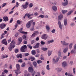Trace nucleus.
Masks as SVG:
<instances>
[{
	"instance_id": "1",
	"label": "nucleus",
	"mask_w": 76,
	"mask_h": 76,
	"mask_svg": "<svg viewBox=\"0 0 76 76\" xmlns=\"http://www.w3.org/2000/svg\"><path fill=\"white\" fill-rule=\"evenodd\" d=\"M15 42L14 40H12L11 41L9 48V49L10 51H12V48H14L15 47Z\"/></svg>"
},
{
	"instance_id": "2",
	"label": "nucleus",
	"mask_w": 76,
	"mask_h": 76,
	"mask_svg": "<svg viewBox=\"0 0 76 76\" xmlns=\"http://www.w3.org/2000/svg\"><path fill=\"white\" fill-rule=\"evenodd\" d=\"M16 68H17L18 70H15V71L16 75H18V74H19L20 73V72H19V70L20 69V65L19 64H17L16 65Z\"/></svg>"
},
{
	"instance_id": "3",
	"label": "nucleus",
	"mask_w": 76,
	"mask_h": 76,
	"mask_svg": "<svg viewBox=\"0 0 76 76\" xmlns=\"http://www.w3.org/2000/svg\"><path fill=\"white\" fill-rule=\"evenodd\" d=\"M29 4V2L26 1V2L24 5L23 4L21 6V7H22L23 10H25L26 9L27 7H28V6Z\"/></svg>"
},
{
	"instance_id": "4",
	"label": "nucleus",
	"mask_w": 76,
	"mask_h": 76,
	"mask_svg": "<svg viewBox=\"0 0 76 76\" xmlns=\"http://www.w3.org/2000/svg\"><path fill=\"white\" fill-rule=\"evenodd\" d=\"M27 46L26 45H24L21 48L20 50L22 52H25L27 50Z\"/></svg>"
},
{
	"instance_id": "5",
	"label": "nucleus",
	"mask_w": 76,
	"mask_h": 76,
	"mask_svg": "<svg viewBox=\"0 0 76 76\" xmlns=\"http://www.w3.org/2000/svg\"><path fill=\"white\" fill-rule=\"evenodd\" d=\"M34 22V20H32L29 21L27 23L26 25V26L27 28H30L31 26V23H32Z\"/></svg>"
},
{
	"instance_id": "6",
	"label": "nucleus",
	"mask_w": 76,
	"mask_h": 76,
	"mask_svg": "<svg viewBox=\"0 0 76 76\" xmlns=\"http://www.w3.org/2000/svg\"><path fill=\"white\" fill-rule=\"evenodd\" d=\"M56 58V57H54V58H53V61L54 63H57L58 61L59 60V59H60V57L59 56L57 57L56 58V60L55 59Z\"/></svg>"
},
{
	"instance_id": "7",
	"label": "nucleus",
	"mask_w": 76,
	"mask_h": 76,
	"mask_svg": "<svg viewBox=\"0 0 76 76\" xmlns=\"http://www.w3.org/2000/svg\"><path fill=\"white\" fill-rule=\"evenodd\" d=\"M64 2H62L61 4L62 6H67L68 4V1L67 0H64Z\"/></svg>"
},
{
	"instance_id": "8",
	"label": "nucleus",
	"mask_w": 76,
	"mask_h": 76,
	"mask_svg": "<svg viewBox=\"0 0 76 76\" xmlns=\"http://www.w3.org/2000/svg\"><path fill=\"white\" fill-rule=\"evenodd\" d=\"M61 43L62 45H68L69 43L66 42L65 41L63 40L61 41Z\"/></svg>"
},
{
	"instance_id": "9",
	"label": "nucleus",
	"mask_w": 76,
	"mask_h": 76,
	"mask_svg": "<svg viewBox=\"0 0 76 76\" xmlns=\"http://www.w3.org/2000/svg\"><path fill=\"white\" fill-rule=\"evenodd\" d=\"M22 29H23L22 28H21L20 29L18 30V31L20 33H21V34H24V35H26V34H27L28 32L22 31Z\"/></svg>"
},
{
	"instance_id": "10",
	"label": "nucleus",
	"mask_w": 76,
	"mask_h": 76,
	"mask_svg": "<svg viewBox=\"0 0 76 76\" xmlns=\"http://www.w3.org/2000/svg\"><path fill=\"white\" fill-rule=\"evenodd\" d=\"M6 26V25L5 23H1L0 24V28L1 29H3Z\"/></svg>"
},
{
	"instance_id": "11",
	"label": "nucleus",
	"mask_w": 76,
	"mask_h": 76,
	"mask_svg": "<svg viewBox=\"0 0 76 76\" xmlns=\"http://www.w3.org/2000/svg\"><path fill=\"white\" fill-rule=\"evenodd\" d=\"M1 42L2 44H4L5 45H7V41H6V39H4L2 40L1 41Z\"/></svg>"
},
{
	"instance_id": "12",
	"label": "nucleus",
	"mask_w": 76,
	"mask_h": 76,
	"mask_svg": "<svg viewBox=\"0 0 76 76\" xmlns=\"http://www.w3.org/2000/svg\"><path fill=\"white\" fill-rule=\"evenodd\" d=\"M48 37V36L47 34H44L43 35L42 37V39H43L45 40Z\"/></svg>"
},
{
	"instance_id": "13",
	"label": "nucleus",
	"mask_w": 76,
	"mask_h": 76,
	"mask_svg": "<svg viewBox=\"0 0 76 76\" xmlns=\"http://www.w3.org/2000/svg\"><path fill=\"white\" fill-rule=\"evenodd\" d=\"M73 42H71L69 43V50H71L72 48V47H73Z\"/></svg>"
},
{
	"instance_id": "14",
	"label": "nucleus",
	"mask_w": 76,
	"mask_h": 76,
	"mask_svg": "<svg viewBox=\"0 0 76 76\" xmlns=\"http://www.w3.org/2000/svg\"><path fill=\"white\" fill-rule=\"evenodd\" d=\"M3 18L4 19V22H7L8 21V20H9L8 17L6 16L4 17Z\"/></svg>"
},
{
	"instance_id": "15",
	"label": "nucleus",
	"mask_w": 76,
	"mask_h": 76,
	"mask_svg": "<svg viewBox=\"0 0 76 76\" xmlns=\"http://www.w3.org/2000/svg\"><path fill=\"white\" fill-rule=\"evenodd\" d=\"M58 23L60 28V29H62V27L61 22L60 21H58Z\"/></svg>"
},
{
	"instance_id": "16",
	"label": "nucleus",
	"mask_w": 76,
	"mask_h": 76,
	"mask_svg": "<svg viewBox=\"0 0 76 76\" xmlns=\"http://www.w3.org/2000/svg\"><path fill=\"white\" fill-rule=\"evenodd\" d=\"M39 43H37L35 46L34 47V48H39Z\"/></svg>"
},
{
	"instance_id": "17",
	"label": "nucleus",
	"mask_w": 76,
	"mask_h": 76,
	"mask_svg": "<svg viewBox=\"0 0 76 76\" xmlns=\"http://www.w3.org/2000/svg\"><path fill=\"white\" fill-rule=\"evenodd\" d=\"M28 71L29 72H33L34 71V69L33 67H30L28 68Z\"/></svg>"
},
{
	"instance_id": "18",
	"label": "nucleus",
	"mask_w": 76,
	"mask_h": 76,
	"mask_svg": "<svg viewBox=\"0 0 76 76\" xmlns=\"http://www.w3.org/2000/svg\"><path fill=\"white\" fill-rule=\"evenodd\" d=\"M64 24L65 26L67 25V19H65L64 20Z\"/></svg>"
},
{
	"instance_id": "19",
	"label": "nucleus",
	"mask_w": 76,
	"mask_h": 76,
	"mask_svg": "<svg viewBox=\"0 0 76 76\" xmlns=\"http://www.w3.org/2000/svg\"><path fill=\"white\" fill-rule=\"evenodd\" d=\"M62 19H63V15H61L58 16V19L59 20H61Z\"/></svg>"
},
{
	"instance_id": "20",
	"label": "nucleus",
	"mask_w": 76,
	"mask_h": 76,
	"mask_svg": "<svg viewBox=\"0 0 76 76\" xmlns=\"http://www.w3.org/2000/svg\"><path fill=\"white\" fill-rule=\"evenodd\" d=\"M68 50H69V48L67 47L65 48L63 50V52L64 53H66L67 51H68Z\"/></svg>"
},
{
	"instance_id": "21",
	"label": "nucleus",
	"mask_w": 76,
	"mask_h": 76,
	"mask_svg": "<svg viewBox=\"0 0 76 76\" xmlns=\"http://www.w3.org/2000/svg\"><path fill=\"white\" fill-rule=\"evenodd\" d=\"M62 66L63 67H64L66 66H67V63L66 62L64 61L62 64Z\"/></svg>"
},
{
	"instance_id": "22",
	"label": "nucleus",
	"mask_w": 76,
	"mask_h": 76,
	"mask_svg": "<svg viewBox=\"0 0 76 76\" xmlns=\"http://www.w3.org/2000/svg\"><path fill=\"white\" fill-rule=\"evenodd\" d=\"M52 9L54 11H56L57 9V8L56 6H53L52 7Z\"/></svg>"
},
{
	"instance_id": "23",
	"label": "nucleus",
	"mask_w": 76,
	"mask_h": 76,
	"mask_svg": "<svg viewBox=\"0 0 76 76\" xmlns=\"http://www.w3.org/2000/svg\"><path fill=\"white\" fill-rule=\"evenodd\" d=\"M17 57V58H22V54H20L19 55L18 54L16 56Z\"/></svg>"
},
{
	"instance_id": "24",
	"label": "nucleus",
	"mask_w": 76,
	"mask_h": 76,
	"mask_svg": "<svg viewBox=\"0 0 76 76\" xmlns=\"http://www.w3.org/2000/svg\"><path fill=\"white\" fill-rule=\"evenodd\" d=\"M18 41L19 42V44H20V43L22 42V38L21 37H20L18 38Z\"/></svg>"
},
{
	"instance_id": "25",
	"label": "nucleus",
	"mask_w": 76,
	"mask_h": 76,
	"mask_svg": "<svg viewBox=\"0 0 76 76\" xmlns=\"http://www.w3.org/2000/svg\"><path fill=\"white\" fill-rule=\"evenodd\" d=\"M52 54V51L49 50L48 52V56H50Z\"/></svg>"
},
{
	"instance_id": "26",
	"label": "nucleus",
	"mask_w": 76,
	"mask_h": 76,
	"mask_svg": "<svg viewBox=\"0 0 76 76\" xmlns=\"http://www.w3.org/2000/svg\"><path fill=\"white\" fill-rule=\"evenodd\" d=\"M26 14H27V16L28 18H29V19H32V18L30 17L31 16V15H31V14L28 13H26Z\"/></svg>"
},
{
	"instance_id": "27",
	"label": "nucleus",
	"mask_w": 76,
	"mask_h": 76,
	"mask_svg": "<svg viewBox=\"0 0 76 76\" xmlns=\"http://www.w3.org/2000/svg\"><path fill=\"white\" fill-rule=\"evenodd\" d=\"M73 10H71L67 14V16H69V15H71V13H73Z\"/></svg>"
},
{
	"instance_id": "28",
	"label": "nucleus",
	"mask_w": 76,
	"mask_h": 76,
	"mask_svg": "<svg viewBox=\"0 0 76 76\" xmlns=\"http://www.w3.org/2000/svg\"><path fill=\"white\" fill-rule=\"evenodd\" d=\"M54 42V40L53 39L51 40H49L48 41V44H50V43H52Z\"/></svg>"
},
{
	"instance_id": "29",
	"label": "nucleus",
	"mask_w": 76,
	"mask_h": 76,
	"mask_svg": "<svg viewBox=\"0 0 76 76\" xmlns=\"http://www.w3.org/2000/svg\"><path fill=\"white\" fill-rule=\"evenodd\" d=\"M31 54L32 55H35L36 54V52L35 50H32L31 51Z\"/></svg>"
},
{
	"instance_id": "30",
	"label": "nucleus",
	"mask_w": 76,
	"mask_h": 76,
	"mask_svg": "<svg viewBox=\"0 0 76 76\" xmlns=\"http://www.w3.org/2000/svg\"><path fill=\"white\" fill-rule=\"evenodd\" d=\"M61 12L63 14H64V13H66L67 12V10H62Z\"/></svg>"
},
{
	"instance_id": "31",
	"label": "nucleus",
	"mask_w": 76,
	"mask_h": 76,
	"mask_svg": "<svg viewBox=\"0 0 76 76\" xmlns=\"http://www.w3.org/2000/svg\"><path fill=\"white\" fill-rule=\"evenodd\" d=\"M46 69L47 70H50V65L49 64L47 65L46 66Z\"/></svg>"
},
{
	"instance_id": "32",
	"label": "nucleus",
	"mask_w": 76,
	"mask_h": 76,
	"mask_svg": "<svg viewBox=\"0 0 76 76\" xmlns=\"http://www.w3.org/2000/svg\"><path fill=\"white\" fill-rule=\"evenodd\" d=\"M33 66H34V67H37V62H36L35 61H34L33 62Z\"/></svg>"
},
{
	"instance_id": "33",
	"label": "nucleus",
	"mask_w": 76,
	"mask_h": 76,
	"mask_svg": "<svg viewBox=\"0 0 76 76\" xmlns=\"http://www.w3.org/2000/svg\"><path fill=\"white\" fill-rule=\"evenodd\" d=\"M37 63L38 64H41L42 63V61L39 60L37 61Z\"/></svg>"
},
{
	"instance_id": "34",
	"label": "nucleus",
	"mask_w": 76,
	"mask_h": 76,
	"mask_svg": "<svg viewBox=\"0 0 76 76\" xmlns=\"http://www.w3.org/2000/svg\"><path fill=\"white\" fill-rule=\"evenodd\" d=\"M45 28L47 30H50V26H46Z\"/></svg>"
},
{
	"instance_id": "35",
	"label": "nucleus",
	"mask_w": 76,
	"mask_h": 76,
	"mask_svg": "<svg viewBox=\"0 0 76 76\" xmlns=\"http://www.w3.org/2000/svg\"><path fill=\"white\" fill-rule=\"evenodd\" d=\"M27 47L28 48H29L30 50H31V49L32 48V46L30 45H27Z\"/></svg>"
},
{
	"instance_id": "36",
	"label": "nucleus",
	"mask_w": 76,
	"mask_h": 76,
	"mask_svg": "<svg viewBox=\"0 0 76 76\" xmlns=\"http://www.w3.org/2000/svg\"><path fill=\"white\" fill-rule=\"evenodd\" d=\"M29 7L30 8L32 7H33V4L32 3H30L29 4Z\"/></svg>"
},
{
	"instance_id": "37",
	"label": "nucleus",
	"mask_w": 76,
	"mask_h": 76,
	"mask_svg": "<svg viewBox=\"0 0 76 76\" xmlns=\"http://www.w3.org/2000/svg\"><path fill=\"white\" fill-rule=\"evenodd\" d=\"M36 35V34L35 33H34L31 36V38H34L35 37V35Z\"/></svg>"
},
{
	"instance_id": "38",
	"label": "nucleus",
	"mask_w": 76,
	"mask_h": 76,
	"mask_svg": "<svg viewBox=\"0 0 76 76\" xmlns=\"http://www.w3.org/2000/svg\"><path fill=\"white\" fill-rule=\"evenodd\" d=\"M42 50L43 51H47V50H48V48H42Z\"/></svg>"
},
{
	"instance_id": "39",
	"label": "nucleus",
	"mask_w": 76,
	"mask_h": 76,
	"mask_svg": "<svg viewBox=\"0 0 76 76\" xmlns=\"http://www.w3.org/2000/svg\"><path fill=\"white\" fill-rule=\"evenodd\" d=\"M30 59L31 60V61H33L34 60H35V58L32 57V56H31L30 57Z\"/></svg>"
},
{
	"instance_id": "40",
	"label": "nucleus",
	"mask_w": 76,
	"mask_h": 76,
	"mask_svg": "<svg viewBox=\"0 0 76 76\" xmlns=\"http://www.w3.org/2000/svg\"><path fill=\"white\" fill-rule=\"evenodd\" d=\"M26 65V64H25V63H23L21 65V66L23 67H25Z\"/></svg>"
},
{
	"instance_id": "41",
	"label": "nucleus",
	"mask_w": 76,
	"mask_h": 76,
	"mask_svg": "<svg viewBox=\"0 0 76 76\" xmlns=\"http://www.w3.org/2000/svg\"><path fill=\"white\" fill-rule=\"evenodd\" d=\"M31 73L32 76H34V75H35V72L33 71Z\"/></svg>"
},
{
	"instance_id": "42",
	"label": "nucleus",
	"mask_w": 76,
	"mask_h": 76,
	"mask_svg": "<svg viewBox=\"0 0 76 76\" xmlns=\"http://www.w3.org/2000/svg\"><path fill=\"white\" fill-rule=\"evenodd\" d=\"M61 52L59 51L58 53V56H61Z\"/></svg>"
},
{
	"instance_id": "43",
	"label": "nucleus",
	"mask_w": 76,
	"mask_h": 76,
	"mask_svg": "<svg viewBox=\"0 0 76 76\" xmlns=\"http://www.w3.org/2000/svg\"><path fill=\"white\" fill-rule=\"evenodd\" d=\"M51 32L53 33V34H54L55 32H56V31H55V29H53L51 31Z\"/></svg>"
},
{
	"instance_id": "44",
	"label": "nucleus",
	"mask_w": 76,
	"mask_h": 76,
	"mask_svg": "<svg viewBox=\"0 0 76 76\" xmlns=\"http://www.w3.org/2000/svg\"><path fill=\"white\" fill-rule=\"evenodd\" d=\"M39 18H44V15H41L39 16Z\"/></svg>"
},
{
	"instance_id": "45",
	"label": "nucleus",
	"mask_w": 76,
	"mask_h": 76,
	"mask_svg": "<svg viewBox=\"0 0 76 76\" xmlns=\"http://www.w3.org/2000/svg\"><path fill=\"white\" fill-rule=\"evenodd\" d=\"M75 50H72L70 52V53L71 54H73L74 53H75Z\"/></svg>"
},
{
	"instance_id": "46",
	"label": "nucleus",
	"mask_w": 76,
	"mask_h": 76,
	"mask_svg": "<svg viewBox=\"0 0 76 76\" xmlns=\"http://www.w3.org/2000/svg\"><path fill=\"white\" fill-rule=\"evenodd\" d=\"M19 35V33H17L16 34H15V37H17L18 35Z\"/></svg>"
},
{
	"instance_id": "47",
	"label": "nucleus",
	"mask_w": 76,
	"mask_h": 76,
	"mask_svg": "<svg viewBox=\"0 0 76 76\" xmlns=\"http://www.w3.org/2000/svg\"><path fill=\"white\" fill-rule=\"evenodd\" d=\"M5 57V56L4 55H2V56H1V58L2 59H3V58H4Z\"/></svg>"
},
{
	"instance_id": "48",
	"label": "nucleus",
	"mask_w": 76,
	"mask_h": 76,
	"mask_svg": "<svg viewBox=\"0 0 76 76\" xmlns=\"http://www.w3.org/2000/svg\"><path fill=\"white\" fill-rule=\"evenodd\" d=\"M18 51H19V49H16L15 50V53H18Z\"/></svg>"
},
{
	"instance_id": "49",
	"label": "nucleus",
	"mask_w": 76,
	"mask_h": 76,
	"mask_svg": "<svg viewBox=\"0 0 76 76\" xmlns=\"http://www.w3.org/2000/svg\"><path fill=\"white\" fill-rule=\"evenodd\" d=\"M73 49L74 50H76V44H75L74 46Z\"/></svg>"
},
{
	"instance_id": "50",
	"label": "nucleus",
	"mask_w": 76,
	"mask_h": 76,
	"mask_svg": "<svg viewBox=\"0 0 76 76\" xmlns=\"http://www.w3.org/2000/svg\"><path fill=\"white\" fill-rule=\"evenodd\" d=\"M6 3H4L2 4V7H4V6H6Z\"/></svg>"
},
{
	"instance_id": "51",
	"label": "nucleus",
	"mask_w": 76,
	"mask_h": 76,
	"mask_svg": "<svg viewBox=\"0 0 76 76\" xmlns=\"http://www.w3.org/2000/svg\"><path fill=\"white\" fill-rule=\"evenodd\" d=\"M76 70V69L75 68H73V73L74 74H75V70Z\"/></svg>"
},
{
	"instance_id": "52",
	"label": "nucleus",
	"mask_w": 76,
	"mask_h": 76,
	"mask_svg": "<svg viewBox=\"0 0 76 76\" xmlns=\"http://www.w3.org/2000/svg\"><path fill=\"white\" fill-rule=\"evenodd\" d=\"M41 45H44L45 44V42L43 41H42L41 42Z\"/></svg>"
},
{
	"instance_id": "53",
	"label": "nucleus",
	"mask_w": 76,
	"mask_h": 76,
	"mask_svg": "<svg viewBox=\"0 0 76 76\" xmlns=\"http://www.w3.org/2000/svg\"><path fill=\"white\" fill-rule=\"evenodd\" d=\"M18 61L19 63H22L23 62V61L22 60V59H20L18 60Z\"/></svg>"
},
{
	"instance_id": "54",
	"label": "nucleus",
	"mask_w": 76,
	"mask_h": 76,
	"mask_svg": "<svg viewBox=\"0 0 76 76\" xmlns=\"http://www.w3.org/2000/svg\"><path fill=\"white\" fill-rule=\"evenodd\" d=\"M75 24L73 23H72L70 24V25L71 26H72V27L74 26H75Z\"/></svg>"
},
{
	"instance_id": "55",
	"label": "nucleus",
	"mask_w": 76,
	"mask_h": 76,
	"mask_svg": "<svg viewBox=\"0 0 76 76\" xmlns=\"http://www.w3.org/2000/svg\"><path fill=\"white\" fill-rule=\"evenodd\" d=\"M30 30L31 31H34V27H33L30 29Z\"/></svg>"
},
{
	"instance_id": "56",
	"label": "nucleus",
	"mask_w": 76,
	"mask_h": 76,
	"mask_svg": "<svg viewBox=\"0 0 76 76\" xmlns=\"http://www.w3.org/2000/svg\"><path fill=\"white\" fill-rule=\"evenodd\" d=\"M13 18H12L11 19L10 21V23H12V22H13Z\"/></svg>"
},
{
	"instance_id": "57",
	"label": "nucleus",
	"mask_w": 76,
	"mask_h": 76,
	"mask_svg": "<svg viewBox=\"0 0 76 76\" xmlns=\"http://www.w3.org/2000/svg\"><path fill=\"white\" fill-rule=\"evenodd\" d=\"M4 47H2L1 49V51H4Z\"/></svg>"
},
{
	"instance_id": "58",
	"label": "nucleus",
	"mask_w": 76,
	"mask_h": 76,
	"mask_svg": "<svg viewBox=\"0 0 76 76\" xmlns=\"http://www.w3.org/2000/svg\"><path fill=\"white\" fill-rule=\"evenodd\" d=\"M17 23L18 25H20V21L19 20H18L17 21Z\"/></svg>"
},
{
	"instance_id": "59",
	"label": "nucleus",
	"mask_w": 76,
	"mask_h": 76,
	"mask_svg": "<svg viewBox=\"0 0 76 76\" xmlns=\"http://www.w3.org/2000/svg\"><path fill=\"white\" fill-rule=\"evenodd\" d=\"M36 42L35 40H32L31 41V44H34V42Z\"/></svg>"
},
{
	"instance_id": "60",
	"label": "nucleus",
	"mask_w": 76,
	"mask_h": 76,
	"mask_svg": "<svg viewBox=\"0 0 76 76\" xmlns=\"http://www.w3.org/2000/svg\"><path fill=\"white\" fill-rule=\"evenodd\" d=\"M4 73H7V72H8V71L7 70L5 69L4 71Z\"/></svg>"
},
{
	"instance_id": "61",
	"label": "nucleus",
	"mask_w": 76,
	"mask_h": 76,
	"mask_svg": "<svg viewBox=\"0 0 76 76\" xmlns=\"http://www.w3.org/2000/svg\"><path fill=\"white\" fill-rule=\"evenodd\" d=\"M41 60H44V58L42 57V55H41Z\"/></svg>"
},
{
	"instance_id": "62",
	"label": "nucleus",
	"mask_w": 76,
	"mask_h": 76,
	"mask_svg": "<svg viewBox=\"0 0 76 76\" xmlns=\"http://www.w3.org/2000/svg\"><path fill=\"white\" fill-rule=\"evenodd\" d=\"M22 37L23 39H25V38H26V36L25 35H24L22 36Z\"/></svg>"
},
{
	"instance_id": "63",
	"label": "nucleus",
	"mask_w": 76,
	"mask_h": 76,
	"mask_svg": "<svg viewBox=\"0 0 76 76\" xmlns=\"http://www.w3.org/2000/svg\"><path fill=\"white\" fill-rule=\"evenodd\" d=\"M55 70H57V71H58V72H60V68H56Z\"/></svg>"
},
{
	"instance_id": "64",
	"label": "nucleus",
	"mask_w": 76,
	"mask_h": 76,
	"mask_svg": "<svg viewBox=\"0 0 76 76\" xmlns=\"http://www.w3.org/2000/svg\"><path fill=\"white\" fill-rule=\"evenodd\" d=\"M24 76H30V74H28L26 75H25Z\"/></svg>"
}]
</instances>
